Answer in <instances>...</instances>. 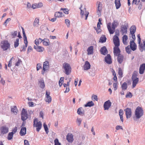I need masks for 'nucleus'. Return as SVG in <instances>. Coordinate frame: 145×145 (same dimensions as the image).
Returning a JSON list of instances; mask_svg holds the SVG:
<instances>
[{
  "mask_svg": "<svg viewBox=\"0 0 145 145\" xmlns=\"http://www.w3.org/2000/svg\"><path fill=\"white\" fill-rule=\"evenodd\" d=\"M136 27L135 25H133L131 27L130 29V37H131L132 39L130 42V46L131 49L133 51H135L137 49V45L135 42V33L136 32Z\"/></svg>",
  "mask_w": 145,
  "mask_h": 145,
  "instance_id": "1",
  "label": "nucleus"
},
{
  "mask_svg": "<svg viewBox=\"0 0 145 145\" xmlns=\"http://www.w3.org/2000/svg\"><path fill=\"white\" fill-rule=\"evenodd\" d=\"M118 25V23L117 22L114 21L112 24V27H111V23H108L107 24V28L110 34H113L115 31V29Z\"/></svg>",
  "mask_w": 145,
  "mask_h": 145,
  "instance_id": "2",
  "label": "nucleus"
},
{
  "mask_svg": "<svg viewBox=\"0 0 145 145\" xmlns=\"http://www.w3.org/2000/svg\"><path fill=\"white\" fill-rule=\"evenodd\" d=\"M138 72L136 71H135L133 74L132 76V80L133 81L132 87L133 88H134L139 81V79L137 77Z\"/></svg>",
  "mask_w": 145,
  "mask_h": 145,
  "instance_id": "3",
  "label": "nucleus"
},
{
  "mask_svg": "<svg viewBox=\"0 0 145 145\" xmlns=\"http://www.w3.org/2000/svg\"><path fill=\"white\" fill-rule=\"evenodd\" d=\"M144 114L142 108L138 106L136 108L135 112V116L137 119L140 118Z\"/></svg>",
  "mask_w": 145,
  "mask_h": 145,
  "instance_id": "4",
  "label": "nucleus"
},
{
  "mask_svg": "<svg viewBox=\"0 0 145 145\" xmlns=\"http://www.w3.org/2000/svg\"><path fill=\"white\" fill-rule=\"evenodd\" d=\"M63 68L65 70L64 72L67 75H69L71 72V67L70 65L65 63L63 64Z\"/></svg>",
  "mask_w": 145,
  "mask_h": 145,
  "instance_id": "5",
  "label": "nucleus"
},
{
  "mask_svg": "<svg viewBox=\"0 0 145 145\" xmlns=\"http://www.w3.org/2000/svg\"><path fill=\"white\" fill-rule=\"evenodd\" d=\"M1 48L4 51L7 50L9 49L10 47V44L8 43V40H5L2 42L1 43Z\"/></svg>",
  "mask_w": 145,
  "mask_h": 145,
  "instance_id": "6",
  "label": "nucleus"
},
{
  "mask_svg": "<svg viewBox=\"0 0 145 145\" xmlns=\"http://www.w3.org/2000/svg\"><path fill=\"white\" fill-rule=\"evenodd\" d=\"M33 126L36 127L37 131L39 132L42 127V123L40 121H38V119L35 118L34 120Z\"/></svg>",
  "mask_w": 145,
  "mask_h": 145,
  "instance_id": "7",
  "label": "nucleus"
},
{
  "mask_svg": "<svg viewBox=\"0 0 145 145\" xmlns=\"http://www.w3.org/2000/svg\"><path fill=\"white\" fill-rule=\"evenodd\" d=\"M22 33L23 35V39L24 43L25 44V46L23 47L21 51H25L28 45V42L27 40V37L26 36L24 30L23 28L22 27Z\"/></svg>",
  "mask_w": 145,
  "mask_h": 145,
  "instance_id": "8",
  "label": "nucleus"
},
{
  "mask_svg": "<svg viewBox=\"0 0 145 145\" xmlns=\"http://www.w3.org/2000/svg\"><path fill=\"white\" fill-rule=\"evenodd\" d=\"M49 67V63L48 61H46L43 63V68L41 71L42 74L44 75V73L48 70Z\"/></svg>",
  "mask_w": 145,
  "mask_h": 145,
  "instance_id": "9",
  "label": "nucleus"
},
{
  "mask_svg": "<svg viewBox=\"0 0 145 145\" xmlns=\"http://www.w3.org/2000/svg\"><path fill=\"white\" fill-rule=\"evenodd\" d=\"M21 119L22 120L24 121L28 118L27 112L24 108H23L21 113Z\"/></svg>",
  "mask_w": 145,
  "mask_h": 145,
  "instance_id": "10",
  "label": "nucleus"
},
{
  "mask_svg": "<svg viewBox=\"0 0 145 145\" xmlns=\"http://www.w3.org/2000/svg\"><path fill=\"white\" fill-rule=\"evenodd\" d=\"M127 118H130L132 116V111L131 108H127L124 110Z\"/></svg>",
  "mask_w": 145,
  "mask_h": 145,
  "instance_id": "11",
  "label": "nucleus"
},
{
  "mask_svg": "<svg viewBox=\"0 0 145 145\" xmlns=\"http://www.w3.org/2000/svg\"><path fill=\"white\" fill-rule=\"evenodd\" d=\"M119 46H114V48L113 52L114 56H117L119 55L120 54L121 52L119 48Z\"/></svg>",
  "mask_w": 145,
  "mask_h": 145,
  "instance_id": "12",
  "label": "nucleus"
},
{
  "mask_svg": "<svg viewBox=\"0 0 145 145\" xmlns=\"http://www.w3.org/2000/svg\"><path fill=\"white\" fill-rule=\"evenodd\" d=\"M113 42L114 46H120V42L119 37L116 35H114L113 37Z\"/></svg>",
  "mask_w": 145,
  "mask_h": 145,
  "instance_id": "13",
  "label": "nucleus"
},
{
  "mask_svg": "<svg viewBox=\"0 0 145 145\" xmlns=\"http://www.w3.org/2000/svg\"><path fill=\"white\" fill-rule=\"evenodd\" d=\"M73 135L71 133H68L66 136V139L69 142L72 143L73 140Z\"/></svg>",
  "mask_w": 145,
  "mask_h": 145,
  "instance_id": "14",
  "label": "nucleus"
},
{
  "mask_svg": "<svg viewBox=\"0 0 145 145\" xmlns=\"http://www.w3.org/2000/svg\"><path fill=\"white\" fill-rule=\"evenodd\" d=\"M50 92L49 91H46L45 95V101L48 103H50L52 101V98L50 95Z\"/></svg>",
  "mask_w": 145,
  "mask_h": 145,
  "instance_id": "15",
  "label": "nucleus"
},
{
  "mask_svg": "<svg viewBox=\"0 0 145 145\" xmlns=\"http://www.w3.org/2000/svg\"><path fill=\"white\" fill-rule=\"evenodd\" d=\"M111 103L110 102L109 100H108L106 101L104 105V108L105 110H108L110 107L111 105Z\"/></svg>",
  "mask_w": 145,
  "mask_h": 145,
  "instance_id": "16",
  "label": "nucleus"
},
{
  "mask_svg": "<svg viewBox=\"0 0 145 145\" xmlns=\"http://www.w3.org/2000/svg\"><path fill=\"white\" fill-rule=\"evenodd\" d=\"M1 135H3L7 133L8 128L6 127L3 126L0 128Z\"/></svg>",
  "mask_w": 145,
  "mask_h": 145,
  "instance_id": "17",
  "label": "nucleus"
},
{
  "mask_svg": "<svg viewBox=\"0 0 145 145\" xmlns=\"http://www.w3.org/2000/svg\"><path fill=\"white\" fill-rule=\"evenodd\" d=\"M34 48L37 52H43L44 50V48L43 47L38 45H37V46H34Z\"/></svg>",
  "mask_w": 145,
  "mask_h": 145,
  "instance_id": "18",
  "label": "nucleus"
},
{
  "mask_svg": "<svg viewBox=\"0 0 145 145\" xmlns=\"http://www.w3.org/2000/svg\"><path fill=\"white\" fill-rule=\"evenodd\" d=\"M122 42L123 44L125 45H127L128 44V36L126 35H124L122 37Z\"/></svg>",
  "mask_w": 145,
  "mask_h": 145,
  "instance_id": "19",
  "label": "nucleus"
},
{
  "mask_svg": "<svg viewBox=\"0 0 145 145\" xmlns=\"http://www.w3.org/2000/svg\"><path fill=\"white\" fill-rule=\"evenodd\" d=\"M105 61L108 64H110L112 63L111 57L110 54H108L105 57Z\"/></svg>",
  "mask_w": 145,
  "mask_h": 145,
  "instance_id": "20",
  "label": "nucleus"
},
{
  "mask_svg": "<svg viewBox=\"0 0 145 145\" xmlns=\"http://www.w3.org/2000/svg\"><path fill=\"white\" fill-rule=\"evenodd\" d=\"M127 26L124 25L122 26L121 29V32L122 35H125L127 33Z\"/></svg>",
  "mask_w": 145,
  "mask_h": 145,
  "instance_id": "21",
  "label": "nucleus"
},
{
  "mask_svg": "<svg viewBox=\"0 0 145 145\" xmlns=\"http://www.w3.org/2000/svg\"><path fill=\"white\" fill-rule=\"evenodd\" d=\"M143 44L142 43H140L139 44V48L141 52L145 50V39L143 40Z\"/></svg>",
  "mask_w": 145,
  "mask_h": 145,
  "instance_id": "22",
  "label": "nucleus"
},
{
  "mask_svg": "<svg viewBox=\"0 0 145 145\" xmlns=\"http://www.w3.org/2000/svg\"><path fill=\"white\" fill-rule=\"evenodd\" d=\"M145 70V63H143L140 65L139 69V73L140 74H143Z\"/></svg>",
  "mask_w": 145,
  "mask_h": 145,
  "instance_id": "23",
  "label": "nucleus"
},
{
  "mask_svg": "<svg viewBox=\"0 0 145 145\" xmlns=\"http://www.w3.org/2000/svg\"><path fill=\"white\" fill-rule=\"evenodd\" d=\"M90 68V65L88 61L85 62V64L84 66V68L85 70H88Z\"/></svg>",
  "mask_w": 145,
  "mask_h": 145,
  "instance_id": "24",
  "label": "nucleus"
},
{
  "mask_svg": "<svg viewBox=\"0 0 145 145\" xmlns=\"http://www.w3.org/2000/svg\"><path fill=\"white\" fill-rule=\"evenodd\" d=\"M93 47L92 46L88 48L87 50L88 55L92 54H93Z\"/></svg>",
  "mask_w": 145,
  "mask_h": 145,
  "instance_id": "25",
  "label": "nucleus"
},
{
  "mask_svg": "<svg viewBox=\"0 0 145 145\" xmlns=\"http://www.w3.org/2000/svg\"><path fill=\"white\" fill-rule=\"evenodd\" d=\"M118 61L121 64L123 60V56L121 54L118 55Z\"/></svg>",
  "mask_w": 145,
  "mask_h": 145,
  "instance_id": "26",
  "label": "nucleus"
},
{
  "mask_svg": "<svg viewBox=\"0 0 145 145\" xmlns=\"http://www.w3.org/2000/svg\"><path fill=\"white\" fill-rule=\"evenodd\" d=\"M100 51L101 54L103 55H105L107 53V50L105 46H103L101 48Z\"/></svg>",
  "mask_w": 145,
  "mask_h": 145,
  "instance_id": "27",
  "label": "nucleus"
},
{
  "mask_svg": "<svg viewBox=\"0 0 145 145\" xmlns=\"http://www.w3.org/2000/svg\"><path fill=\"white\" fill-rule=\"evenodd\" d=\"M42 6V3H40L38 4H35L32 5V8L33 9H35L41 7Z\"/></svg>",
  "mask_w": 145,
  "mask_h": 145,
  "instance_id": "28",
  "label": "nucleus"
},
{
  "mask_svg": "<svg viewBox=\"0 0 145 145\" xmlns=\"http://www.w3.org/2000/svg\"><path fill=\"white\" fill-rule=\"evenodd\" d=\"M111 72L112 73L113 75L114 76V77L113 78V80L115 82H118L117 78L116 76V73L115 71L113 69H112Z\"/></svg>",
  "mask_w": 145,
  "mask_h": 145,
  "instance_id": "29",
  "label": "nucleus"
},
{
  "mask_svg": "<svg viewBox=\"0 0 145 145\" xmlns=\"http://www.w3.org/2000/svg\"><path fill=\"white\" fill-rule=\"evenodd\" d=\"M11 112L14 114H16L18 112L17 107L16 106L12 107L11 108Z\"/></svg>",
  "mask_w": 145,
  "mask_h": 145,
  "instance_id": "30",
  "label": "nucleus"
},
{
  "mask_svg": "<svg viewBox=\"0 0 145 145\" xmlns=\"http://www.w3.org/2000/svg\"><path fill=\"white\" fill-rule=\"evenodd\" d=\"M115 3L116 8L118 9L120 8L121 6L120 0H115Z\"/></svg>",
  "mask_w": 145,
  "mask_h": 145,
  "instance_id": "31",
  "label": "nucleus"
},
{
  "mask_svg": "<svg viewBox=\"0 0 145 145\" xmlns=\"http://www.w3.org/2000/svg\"><path fill=\"white\" fill-rule=\"evenodd\" d=\"M42 40V43L44 45L46 46L49 45V41L48 39H44Z\"/></svg>",
  "mask_w": 145,
  "mask_h": 145,
  "instance_id": "32",
  "label": "nucleus"
},
{
  "mask_svg": "<svg viewBox=\"0 0 145 145\" xmlns=\"http://www.w3.org/2000/svg\"><path fill=\"white\" fill-rule=\"evenodd\" d=\"M26 133V128L25 127H22L20 130V134L21 136H22L25 135Z\"/></svg>",
  "mask_w": 145,
  "mask_h": 145,
  "instance_id": "33",
  "label": "nucleus"
},
{
  "mask_svg": "<svg viewBox=\"0 0 145 145\" xmlns=\"http://www.w3.org/2000/svg\"><path fill=\"white\" fill-rule=\"evenodd\" d=\"M106 39L105 36L104 35H102L100 37L99 41L101 43L105 42H106Z\"/></svg>",
  "mask_w": 145,
  "mask_h": 145,
  "instance_id": "34",
  "label": "nucleus"
},
{
  "mask_svg": "<svg viewBox=\"0 0 145 145\" xmlns=\"http://www.w3.org/2000/svg\"><path fill=\"white\" fill-rule=\"evenodd\" d=\"M40 87L41 88H43L45 87V84L43 79H41L39 81Z\"/></svg>",
  "mask_w": 145,
  "mask_h": 145,
  "instance_id": "35",
  "label": "nucleus"
},
{
  "mask_svg": "<svg viewBox=\"0 0 145 145\" xmlns=\"http://www.w3.org/2000/svg\"><path fill=\"white\" fill-rule=\"evenodd\" d=\"M39 19L37 18H35L33 22V25L35 27H37L39 25Z\"/></svg>",
  "mask_w": 145,
  "mask_h": 145,
  "instance_id": "36",
  "label": "nucleus"
},
{
  "mask_svg": "<svg viewBox=\"0 0 145 145\" xmlns=\"http://www.w3.org/2000/svg\"><path fill=\"white\" fill-rule=\"evenodd\" d=\"M63 16V14L60 12H56L55 14V16L56 17L61 18Z\"/></svg>",
  "mask_w": 145,
  "mask_h": 145,
  "instance_id": "37",
  "label": "nucleus"
},
{
  "mask_svg": "<svg viewBox=\"0 0 145 145\" xmlns=\"http://www.w3.org/2000/svg\"><path fill=\"white\" fill-rule=\"evenodd\" d=\"M42 41H43L42 39L40 38L37 39L34 41V43L37 45H38L41 43Z\"/></svg>",
  "mask_w": 145,
  "mask_h": 145,
  "instance_id": "38",
  "label": "nucleus"
},
{
  "mask_svg": "<svg viewBox=\"0 0 145 145\" xmlns=\"http://www.w3.org/2000/svg\"><path fill=\"white\" fill-rule=\"evenodd\" d=\"M94 105V104L93 102L91 101L88 102L84 106L85 107H91L93 106Z\"/></svg>",
  "mask_w": 145,
  "mask_h": 145,
  "instance_id": "39",
  "label": "nucleus"
},
{
  "mask_svg": "<svg viewBox=\"0 0 145 145\" xmlns=\"http://www.w3.org/2000/svg\"><path fill=\"white\" fill-rule=\"evenodd\" d=\"M118 74L119 75L120 77L121 78L123 77V72L121 69L120 68L118 69Z\"/></svg>",
  "mask_w": 145,
  "mask_h": 145,
  "instance_id": "40",
  "label": "nucleus"
},
{
  "mask_svg": "<svg viewBox=\"0 0 145 145\" xmlns=\"http://www.w3.org/2000/svg\"><path fill=\"white\" fill-rule=\"evenodd\" d=\"M19 38L16 39V40L14 42V47L16 48L19 45Z\"/></svg>",
  "mask_w": 145,
  "mask_h": 145,
  "instance_id": "41",
  "label": "nucleus"
},
{
  "mask_svg": "<svg viewBox=\"0 0 145 145\" xmlns=\"http://www.w3.org/2000/svg\"><path fill=\"white\" fill-rule=\"evenodd\" d=\"M121 88L122 89L124 90L127 89V84L125 82L123 83L121 86Z\"/></svg>",
  "mask_w": 145,
  "mask_h": 145,
  "instance_id": "42",
  "label": "nucleus"
},
{
  "mask_svg": "<svg viewBox=\"0 0 145 145\" xmlns=\"http://www.w3.org/2000/svg\"><path fill=\"white\" fill-rule=\"evenodd\" d=\"M13 133L12 132H10L9 133L8 135V139L10 140L13 137Z\"/></svg>",
  "mask_w": 145,
  "mask_h": 145,
  "instance_id": "43",
  "label": "nucleus"
},
{
  "mask_svg": "<svg viewBox=\"0 0 145 145\" xmlns=\"http://www.w3.org/2000/svg\"><path fill=\"white\" fill-rule=\"evenodd\" d=\"M63 77H61L60 78L59 82V84L60 87H61V86L62 85V84L63 82Z\"/></svg>",
  "mask_w": 145,
  "mask_h": 145,
  "instance_id": "44",
  "label": "nucleus"
},
{
  "mask_svg": "<svg viewBox=\"0 0 145 145\" xmlns=\"http://www.w3.org/2000/svg\"><path fill=\"white\" fill-rule=\"evenodd\" d=\"M60 10L63 11L64 13L66 14H69V10L67 8H61Z\"/></svg>",
  "mask_w": 145,
  "mask_h": 145,
  "instance_id": "45",
  "label": "nucleus"
},
{
  "mask_svg": "<svg viewBox=\"0 0 145 145\" xmlns=\"http://www.w3.org/2000/svg\"><path fill=\"white\" fill-rule=\"evenodd\" d=\"M102 9V6L101 4L100 3L98 5L97 12H100L101 10Z\"/></svg>",
  "mask_w": 145,
  "mask_h": 145,
  "instance_id": "46",
  "label": "nucleus"
},
{
  "mask_svg": "<svg viewBox=\"0 0 145 145\" xmlns=\"http://www.w3.org/2000/svg\"><path fill=\"white\" fill-rule=\"evenodd\" d=\"M126 52L128 54H130L131 52V50L129 46H128L125 48Z\"/></svg>",
  "mask_w": 145,
  "mask_h": 145,
  "instance_id": "47",
  "label": "nucleus"
},
{
  "mask_svg": "<svg viewBox=\"0 0 145 145\" xmlns=\"http://www.w3.org/2000/svg\"><path fill=\"white\" fill-rule=\"evenodd\" d=\"M118 82H116L114 83L113 84V86L114 88V90L115 91L117 90L118 88Z\"/></svg>",
  "mask_w": 145,
  "mask_h": 145,
  "instance_id": "48",
  "label": "nucleus"
},
{
  "mask_svg": "<svg viewBox=\"0 0 145 145\" xmlns=\"http://www.w3.org/2000/svg\"><path fill=\"white\" fill-rule=\"evenodd\" d=\"M43 126L44 127V128L45 131L46 132V133H47L49 131L48 128L47 127V125L45 123H44L43 124Z\"/></svg>",
  "mask_w": 145,
  "mask_h": 145,
  "instance_id": "49",
  "label": "nucleus"
},
{
  "mask_svg": "<svg viewBox=\"0 0 145 145\" xmlns=\"http://www.w3.org/2000/svg\"><path fill=\"white\" fill-rule=\"evenodd\" d=\"M54 145H60L61 143L59 142V140L57 138H56L54 141Z\"/></svg>",
  "mask_w": 145,
  "mask_h": 145,
  "instance_id": "50",
  "label": "nucleus"
},
{
  "mask_svg": "<svg viewBox=\"0 0 145 145\" xmlns=\"http://www.w3.org/2000/svg\"><path fill=\"white\" fill-rule=\"evenodd\" d=\"M42 68L41 64L40 63H38L37 65V70L38 71Z\"/></svg>",
  "mask_w": 145,
  "mask_h": 145,
  "instance_id": "51",
  "label": "nucleus"
},
{
  "mask_svg": "<svg viewBox=\"0 0 145 145\" xmlns=\"http://www.w3.org/2000/svg\"><path fill=\"white\" fill-rule=\"evenodd\" d=\"M91 99L93 101L97 100V95H93L91 97Z\"/></svg>",
  "mask_w": 145,
  "mask_h": 145,
  "instance_id": "52",
  "label": "nucleus"
},
{
  "mask_svg": "<svg viewBox=\"0 0 145 145\" xmlns=\"http://www.w3.org/2000/svg\"><path fill=\"white\" fill-rule=\"evenodd\" d=\"M11 20L10 18H8L5 22L4 23V25H5L6 26H7V24Z\"/></svg>",
  "mask_w": 145,
  "mask_h": 145,
  "instance_id": "53",
  "label": "nucleus"
},
{
  "mask_svg": "<svg viewBox=\"0 0 145 145\" xmlns=\"http://www.w3.org/2000/svg\"><path fill=\"white\" fill-rule=\"evenodd\" d=\"M81 108H80L78 109L77 113L80 115H81L83 113L82 111H81Z\"/></svg>",
  "mask_w": 145,
  "mask_h": 145,
  "instance_id": "54",
  "label": "nucleus"
},
{
  "mask_svg": "<svg viewBox=\"0 0 145 145\" xmlns=\"http://www.w3.org/2000/svg\"><path fill=\"white\" fill-rule=\"evenodd\" d=\"M65 23L67 25L68 27H69L70 25V21L68 19H65Z\"/></svg>",
  "mask_w": 145,
  "mask_h": 145,
  "instance_id": "55",
  "label": "nucleus"
},
{
  "mask_svg": "<svg viewBox=\"0 0 145 145\" xmlns=\"http://www.w3.org/2000/svg\"><path fill=\"white\" fill-rule=\"evenodd\" d=\"M22 62L20 59H19L18 61L15 63V66H18L20 64V63Z\"/></svg>",
  "mask_w": 145,
  "mask_h": 145,
  "instance_id": "56",
  "label": "nucleus"
},
{
  "mask_svg": "<svg viewBox=\"0 0 145 145\" xmlns=\"http://www.w3.org/2000/svg\"><path fill=\"white\" fill-rule=\"evenodd\" d=\"M34 103L33 102H28V104L29 107H33L34 106Z\"/></svg>",
  "mask_w": 145,
  "mask_h": 145,
  "instance_id": "57",
  "label": "nucleus"
},
{
  "mask_svg": "<svg viewBox=\"0 0 145 145\" xmlns=\"http://www.w3.org/2000/svg\"><path fill=\"white\" fill-rule=\"evenodd\" d=\"M140 0H133V3L135 5H137L139 4Z\"/></svg>",
  "mask_w": 145,
  "mask_h": 145,
  "instance_id": "58",
  "label": "nucleus"
},
{
  "mask_svg": "<svg viewBox=\"0 0 145 145\" xmlns=\"http://www.w3.org/2000/svg\"><path fill=\"white\" fill-rule=\"evenodd\" d=\"M119 113L120 116H123V110L122 109H120L119 110Z\"/></svg>",
  "mask_w": 145,
  "mask_h": 145,
  "instance_id": "59",
  "label": "nucleus"
},
{
  "mask_svg": "<svg viewBox=\"0 0 145 145\" xmlns=\"http://www.w3.org/2000/svg\"><path fill=\"white\" fill-rule=\"evenodd\" d=\"M13 57H12V58H11L10 60V61H9V62H8V67H10L11 66V64H12V59Z\"/></svg>",
  "mask_w": 145,
  "mask_h": 145,
  "instance_id": "60",
  "label": "nucleus"
},
{
  "mask_svg": "<svg viewBox=\"0 0 145 145\" xmlns=\"http://www.w3.org/2000/svg\"><path fill=\"white\" fill-rule=\"evenodd\" d=\"M17 127H15L12 130V132H12L13 134L15 133L17 131Z\"/></svg>",
  "mask_w": 145,
  "mask_h": 145,
  "instance_id": "61",
  "label": "nucleus"
},
{
  "mask_svg": "<svg viewBox=\"0 0 145 145\" xmlns=\"http://www.w3.org/2000/svg\"><path fill=\"white\" fill-rule=\"evenodd\" d=\"M12 35L13 38L14 37L17 35V31H14L13 33H12Z\"/></svg>",
  "mask_w": 145,
  "mask_h": 145,
  "instance_id": "62",
  "label": "nucleus"
},
{
  "mask_svg": "<svg viewBox=\"0 0 145 145\" xmlns=\"http://www.w3.org/2000/svg\"><path fill=\"white\" fill-rule=\"evenodd\" d=\"M33 49L32 47L30 46H29L28 47V49H27V52H30L32 51Z\"/></svg>",
  "mask_w": 145,
  "mask_h": 145,
  "instance_id": "63",
  "label": "nucleus"
},
{
  "mask_svg": "<svg viewBox=\"0 0 145 145\" xmlns=\"http://www.w3.org/2000/svg\"><path fill=\"white\" fill-rule=\"evenodd\" d=\"M24 145H29L28 141L26 140H24Z\"/></svg>",
  "mask_w": 145,
  "mask_h": 145,
  "instance_id": "64",
  "label": "nucleus"
}]
</instances>
